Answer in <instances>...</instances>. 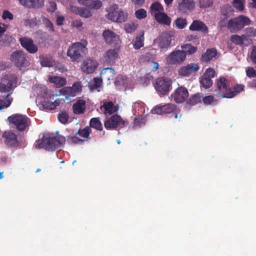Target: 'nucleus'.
Masks as SVG:
<instances>
[{
  "label": "nucleus",
  "instance_id": "nucleus-1",
  "mask_svg": "<svg viewBox=\"0 0 256 256\" xmlns=\"http://www.w3.org/2000/svg\"><path fill=\"white\" fill-rule=\"evenodd\" d=\"M106 12V18L114 22L121 23L126 22L128 18V12L115 4L108 7Z\"/></svg>",
  "mask_w": 256,
  "mask_h": 256
},
{
  "label": "nucleus",
  "instance_id": "nucleus-2",
  "mask_svg": "<svg viewBox=\"0 0 256 256\" xmlns=\"http://www.w3.org/2000/svg\"><path fill=\"white\" fill-rule=\"evenodd\" d=\"M215 90L216 95L222 98H228L232 96L230 92V86L229 81L224 77L220 76L215 82Z\"/></svg>",
  "mask_w": 256,
  "mask_h": 256
},
{
  "label": "nucleus",
  "instance_id": "nucleus-3",
  "mask_svg": "<svg viewBox=\"0 0 256 256\" xmlns=\"http://www.w3.org/2000/svg\"><path fill=\"white\" fill-rule=\"evenodd\" d=\"M250 18L245 16H240L231 19L228 22V28L232 32H236L242 30L245 26L250 24Z\"/></svg>",
  "mask_w": 256,
  "mask_h": 256
},
{
  "label": "nucleus",
  "instance_id": "nucleus-4",
  "mask_svg": "<svg viewBox=\"0 0 256 256\" xmlns=\"http://www.w3.org/2000/svg\"><path fill=\"white\" fill-rule=\"evenodd\" d=\"M9 122L13 124L16 129L20 132L24 131L29 126L30 118L26 115L19 114H14L8 117Z\"/></svg>",
  "mask_w": 256,
  "mask_h": 256
},
{
  "label": "nucleus",
  "instance_id": "nucleus-5",
  "mask_svg": "<svg viewBox=\"0 0 256 256\" xmlns=\"http://www.w3.org/2000/svg\"><path fill=\"white\" fill-rule=\"evenodd\" d=\"M28 58L24 52L21 50L14 52L10 56V60L15 66L20 69L30 66V63Z\"/></svg>",
  "mask_w": 256,
  "mask_h": 256
},
{
  "label": "nucleus",
  "instance_id": "nucleus-6",
  "mask_svg": "<svg viewBox=\"0 0 256 256\" xmlns=\"http://www.w3.org/2000/svg\"><path fill=\"white\" fill-rule=\"evenodd\" d=\"M180 109L174 104H168L162 106H156L152 110V112L157 114H172L175 118H177Z\"/></svg>",
  "mask_w": 256,
  "mask_h": 256
},
{
  "label": "nucleus",
  "instance_id": "nucleus-7",
  "mask_svg": "<svg viewBox=\"0 0 256 256\" xmlns=\"http://www.w3.org/2000/svg\"><path fill=\"white\" fill-rule=\"evenodd\" d=\"M54 137L44 136L40 140H36L34 146L36 148H44L48 151H54L56 149Z\"/></svg>",
  "mask_w": 256,
  "mask_h": 256
},
{
  "label": "nucleus",
  "instance_id": "nucleus-8",
  "mask_svg": "<svg viewBox=\"0 0 256 256\" xmlns=\"http://www.w3.org/2000/svg\"><path fill=\"white\" fill-rule=\"evenodd\" d=\"M172 87V80L166 78H157L154 84L156 90L162 95L166 94Z\"/></svg>",
  "mask_w": 256,
  "mask_h": 256
},
{
  "label": "nucleus",
  "instance_id": "nucleus-9",
  "mask_svg": "<svg viewBox=\"0 0 256 256\" xmlns=\"http://www.w3.org/2000/svg\"><path fill=\"white\" fill-rule=\"evenodd\" d=\"M186 52L178 50L172 52L167 57L166 61L168 64H180L186 58Z\"/></svg>",
  "mask_w": 256,
  "mask_h": 256
},
{
  "label": "nucleus",
  "instance_id": "nucleus-10",
  "mask_svg": "<svg viewBox=\"0 0 256 256\" xmlns=\"http://www.w3.org/2000/svg\"><path fill=\"white\" fill-rule=\"evenodd\" d=\"M118 50L119 49H108L102 58V62L108 66L114 65L119 58Z\"/></svg>",
  "mask_w": 256,
  "mask_h": 256
},
{
  "label": "nucleus",
  "instance_id": "nucleus-11",
  "mask_svg": "<svg viewBox=\"0 0 256 256\" xmlns=\"http://www.w3.org/2000/svg\"><path fill=\"white\" fill-rule=\"evenodd\" d=\"M98 65V62L96 60L86 58L83 62L81 69L86 74H92L95 72Z\"/></svg>",
  "mask_w": 256,
  "mask_h": 256
},
{
  "label": "nucleus",
  "instance_id": "nucleus-12",
  "mask_svg": "<svg viewBox=\"0 0 256 256\" xmlns=\"http://www.w3.org/2000/svg\"><path fill=\"white\" fill-rule=\"evenodd\" d=\"M200 68L196 63H190L186 66H182L178 70L180 76H188L194 74Z\"/></svg>",
  "mask_w": 256,
  "mask_h": 256
},
{
  "label": "nucleus",
  "instance_id": "nucleus-13",
  "mask_svg": "<svg viewBox=\"0 0 256 256\" xmlns=\"http://www.w3.org/2000/svg\"><path fill=\"white\" fill-rule=\"evenodd\" d=\"M174 100L176 103H182L187 100L188 96V90L183 86L177 88L174 92L171 95Z\"/></svg>",
  "mask_w": 256,
  "mask_h": 256
},
{
  "label": "nucleus",
  "instance_id": "nucleus-14",
  "mask_svg": "<svg viewBox=\"0 0 256 256\" xmlns=\"http://www.w3.org/2000/svg\"><path fill=\"white\" fill-rule=\"evenodd\" d=\"M230 40L232 44L240 46H248L249 44L252 42V40L246 38L244 34L242 36L232 34L230 36Z\"/></svg>",
  "mask_w": 256,
  "mask_h": 256
},
{
  "label": "nucleus",
  "instance_id": "nucleus-15",
  "mask_svg": "<svg viewBox=\"0 0 256 256\" xmlns=\"http://www.w3.org/2000/svg\"><path fill=\"white\" fill-rule=\"evenodd\" d=\"M104 42L110 44H118L120 40L119 36L110 30H106L102 33Z\"/></svg>",
  "mask_w": 256,
  "mask_h": 256
},
{
  "label": "nucleus",
  "instance_id": "nucleus-16",
  "mask_svg": "<svg viewBox=\"0 0 256 256\" xmlns=\"http://www.w3.org/2000/svg\"><path fill=\"white\" fill-rule=\"evenodd\" d=\"M82 90V86L80 82H76L73 84L72 86L64 87L62 89L64 95H68V96H75L80 93Z\"/></svg>",
  "mask_w": 256,
  "mask_h": 256
},
{
  "label": "nucleus",
  "instance_id": "nucleus-17",
  "mask_svg": "<svg viewBox=\"0 0 256 256\" xmlns=\"http://www.w3.org/2000/svg\"><path fill=\"white\" fill-rule=\"evenodd\" d=\"M6 80H8V82L4 83H0V92H9L10 90L16 86L17 83V78L16 77H10L8 79L6 78H2L3 82H5Z\"/></svg>",
  "mask_w": 256,
  "mask_h": 256
},
{
  "label": "nucleus",
  "instance_id": "nucleus-18",
  "mask_svg": "<svg viewBox=\"0 0 256 256\" xmlns=\"http://www.w3.org/2000/svg\"><path fill=\"white\" fill-rule=\"evenodd\" d=\"M4 138L5 144L8 146H18L17 136L10 131L5 132L2 135Z\"/></svg>",
  "mask_w": 256,
  "mask_h": 256
},
{
  "label": "nucleus",
  "instance_id": "nucleus-19",
  "mask_svg": "<svg viewBox=\"0 0 256 256\" xmlns=\"http://www.w3.org/2000/svg\"><path fill=\"white\" fill-rule=\"evenodd\" d=\"M73 113L76 115L84 114L86 110V102L82 99L78 100L72 106Z\"/></svg>",
  "mask_w": 256,
  "mask_h": 256
},
{
  "label": "nucleus",
  "instance_id": "nucleus-20",
  "mask_svg": "<svg viewBox=\"0 0 256 256\" xmlns=\"http://www.w3.org/2000/svg\"><path fill=\"white\" fill-rule=\"evenodd\" d=\"M121 117L117 114H114L104 122V126L106 129H115L120 122Z\"/></svg>",
  "mask_w": 256,
  "mask_h": 256
},
{
  "label": "nucleus",
  "instance_id": "nucleus-21",
  "mask_svg": "<svg viewBox=\"0 0 256 256\" xmlns=\"http://www.w3.org/2000/svg\"><path fill=\"white\" fill-rule=\"evenodd\" d=\"M87 49H68L67 56L72 62H78L85 54L84 51Z\"/></svg>",
  "mask_w": 256,
  "mask_h": 256
},
{
  "label": "nucleus",
  "instance_id": "nucleus-22",
  "mask_svg": "<svg viewBox=\"0 0 256 256\" xmlns=\"http://www.w3.org/2000/svg\"><path fill=\"white\" fill-rule=\"evenodd\" d=\"M78 2L80 4L93 10H98L102 6L100 0H78Z\"/></svg>",
  "mask_w": 256,
  "mask_h": 256
},
{
  "label": "nucleus",
  "instance_id": "nucleus-23",
  "mask_svg": "<svg viewBox=\"0 0 256 256\" xmlns=\"http://www.w3.org/2000/svg\"><path fill=\"white\" fill-rule=\"evenodd\" d=\"M189 29L193 31H200L204 34L208 32L207 26L202 21L198 20H194L189 27Z\"/></svg>",
  "mask_w": 256,
  "mask_h": 256
},
{
  "label": "nucleus",
  "instance_id": "nucleus-24",
  "mask_svg": "<svg viewBox=\"0 0 256 256\" xmlns=\"http://www.w3.org/2000/svg\"><path fill=\"white\" fill-rule=\"evenodd\" d=\"M90 9V8H86L73 6L72 7L71 10L72 12L80 15L82 17L88 18L90 17L92 14V12Z\"/></svg>",
  "mask_w": 256,
  "mask_h": 256
},
{
  "label": "nucleus",
  "instance_id": "nucleus-25",
  "mask_svg": "<svg viewBox=\"0 0 256 256\" xmlns=\"http://www.w3.org/2000/svg\"><path fill=\"white\" fill-rule=\"evenodd\" d=\"M217 55L216 49H206V52L202 54L200 60L202 62H210Z\"/></svg>",
  "mask_w": 256,
  "mask_h": 256
},
{
  "label": "nucleus",
  "instance_id": "nucleus-26",
  "mask_svg": "<svg viewBox=\"0 0 256 256\" xmlns=\"http://www.w3.org/2000/svg\"><path fill=\"white\" fill-rule=\"evenodd\" d=\"M22 6L29 8H40L44 4V0H18Z\"/></svg>",
  "mask_w": 256,
  "mask_h": 256
},
{
  "label": "nucleus",
  "instance_id": "nucleus-27",
  "mask_svg": "<svg viewBox=\"0 0 256 256\" xmlns=\"http://www.w3.org/2000/svg\"><path fill=\"white\" fill-rule=\"evenodd\" d=\"M40 60L42 66L54 67L55 64V60L50 55H41L40 56Z\"/></svg>",
  "mask_w": 256,
  "mask_h": 256
},
{
  "label": "nucleus",
  "instance_id": "nucleus-28",
  "mask_svg": "<svg viewBox=\"0 0 256 256\" xmlns=\"http://www.w3.org/2000/svg\"><path fill=\"white\" fill-rule=\"evenodd\" d=\"M154 16L158 22L166 25H169L171 22L170 18L166 14L162 12L154 13Z\"/></svg>",
  "mask_w": 256,
  "mask_h": 256
},
{
  "label": "nucleus",
  "instance_id": "nucleus-29",
  "mask_svg": "<svg viewBox=\"0 0 256 256\" xmlns=\"http://www.w3.org/2000/svg\"><path fill=\"white\" fill-rule=\"evenodd\" d=\"M194 4L192 0H182L179 2L178 8L181 11L186 12L187 10L193 8Z\"/></svg>",
  "mask_w": 256,
  "mask_h": 256
},
{
  "label": "nucleus",
  "instance_id": "nucleus-30",
  "mask_svg": "<svg viewBox=\"0 0 256 256\" xmlns=\"http://www.w3.org/2000/svg\"><path fill=\"white\" fill-rule=\"evenodd\" d=\"M202 94L196 93L192 95L186 100V104L190 106H194L202 102Z\"/></svg>",
  "mask_w": 256,
  "mask_h": 256
},
{
  "label": "nucleus",
  "instance_id": "nucleus-31",
  "mask_svg": "<svg viewBox=\"0 0 256 256\" xmlns=\"http://www.w3.org/2000/svg\"><path fill=\"white\" fill-rule=\"evenodd\" d=\"M186 38L188 41L192 42L193 45L191 44H187L182 46V48H196L197 44L198 43L196 36L190 34Z\"/></svg>",
  "mask_w": 256,
  "mask_h": 256
},
{
  "label": "nucleus",
  "instance_id": "nucleus-32",
  "mask_svg": "<svg viewBox=\"0 0 256 256\" xmlns=\"http://www.w3.org/2000/svg\"><path fill=\"white\" fill-rule=\"evenodd\" d=\"M114 74L115 71L112 68H104L100 72L101 76L108 80L112 78Z\"/></svg>",
  "mask_w": 256,
  "mask_h": 256
},
{
  "label": "nucleus",
  "instance_id": "nucleus-33",
  "mask_svg": "<svg viewBox=\"0 0 256 256\" xmlns=\"http://www.w3.org/2000/svg\"><path fill=\"white\" fill-rule=\"evenodd\" d=\"M50 82L58 85L59 87L64 86L66 84V80L64 78L58 76H50L49 78Z\"/></svg>",
  "mask_w": 256,
  "mask_h": 256
},
{
  "label": "nucleus",
  "instance_id": "nucleus-34",
  "mask_svg": "<svg viewBox=\"0 0 256 256\" xmlns=\"http://www.w3.org/2000/svg\"><path fill=\"white\" fill-rule=\"evenodd\" d=\"M20 42L24 48H34L33 40L28 37H22L20 39Z\"/></svg>",
  "mask_w": 256,
  "mask_h": 256
},
{
  "label": "nucleus",
  "instance_id": "nucleus-35",
  "mask_svg": "<svg viewBox=\"0 0 256 256\" xmlns=\"http://www.w3.org/2000/svg\"><path fill=\"white\" fill-rule=\"evenodd\" d=\"M90 127L98 130L101 131L102 130V124L98 118H91L90 121Z\"/></svg>",
  "mask_w": 256,
  "mask_h": 256
},
{
  "label": "nucleus",
  "instance_id": "nucleus-36",
  "mask_svg": "<svg viewBox=\"0 0 256 256\" xmlns=\"http://www.w3.org/2000/svg\"><path fill=\"white\" fill-rule=\"evenodd\" d=\"M200 82L202 86L205 89L210 88L212 85V79L203 75L201 76Z\"/></svg>",
  "mask_w": 256,
  "mask_h": 256
},
{
  "label": "nucleus",
  "instance_id": "nucleus-37",
  "mask_svg": "<svg viewBox=\"0 0 256 256\" xmlns=\"http://www.w3.org/2000/svg\"><path fill=\"white\" fill-rule=\"evenodd\" d=\"M203 102L204 105H210L214 104L217 103V100H215L214 96L212 95L204 96L202 94V102Z\"/></svg>",
  "mask_w": 256,
  "mask_h": 256
},
{
  "label": "nucleus",
  "instance_id": "nucleus-38",
  "mask_svg": "<svg viewBox=\"0 0 256 256\" xmlns=\"http://www.w3.org/2000/svg\"><path fill=\"white\" fill-rule=\"evenodd\" d=\"M244 86L242 84H236L234 87L230 86V92H231L232 94L231 96H230L228 98H232L238 94L240 93V92L244 90Z\"/></svg>",
  "mask_w": 256,
  "mask_h": 256
},
{
  "label": "nucleus",
  "instance_id": "nucleus-39",
  "mask_svg": "<svg viewBox=\"0 0 256 256\" xmlns=\"http://www.w3.org/2000/svg\"><path fill=\"white\" fill-rule=\"evenodd\" d=\"M92 130L90 129V128L89 126H86L82 130L80 129L76 133V135L78 134L82 137L86 138H89V136Z\"/></svg>",
  "mask_w": 256,
  "mask_h": 256
},
{
  "label": "nucleus",
  "instance_id": "nucleus-40",
  "mask_svg": "<svg viewBox=\"0 0 256 256\" xmlns=\"http://www.w3.org/2000/svg\"><path fill=\"white\" fill-rule=\"evenodd\" d=\"M10 94H8L4 100L0 98V110L8 108L12 102V99L9 98Z\"/></svg>",
  "mask_w": 256,
  "mask_h": 256
},
{
  "label": "nucleus",
  "instance_id": "nucleus-41",
  "mask_svg": "<svg viewBox=\"0 0 256 256\" xmlns=\"http://www.w3.org/2000/svg\"><path fill=\"white\" fill-rule=\"evenodd\" d=\"M58 118L60 123L66 124L68 122L69 116L66 111H60L58 114Z\"/></svg>",
  "mask_w": 256,
  "mask_h": 256
},
{
  "label": "nucleus",
  "instance_id": "nucleus-42",
  "mask_svg": "<svg viewBox=\"0 0 256 256\" xmlns=\"http://www.w3.org/2000/svg\"><path fill=\"white\" fill-rule=\"evenodd\" d=\"M114 104L112 102L110 101L107 102H104L102 105L105 110V114H112L114 110H113Z\"/></svg>",
  "mask_w": 256,
  "mask_h": 256
},
{
  "label": "nucleus",
  "instance_id": "nucleus-43",
  "mask_svg": "<svg viewBox=\"0 0 256 256\" xmlns=\"http://www.w3.org/2000/svg\"><path fill=\"white\" fill-rule=\"evenodd\" d=\"M151 13L154 16V14L162 12L163 10V8L162 5L158 3H154L150 6Z\"/></svg>",
  "mask_w": 256,
  "mask_h": 256
},
{
  "label": "nucleus",
  "instance_id": "nucleus-44",
  "mask_svg": "<svg viewBox=\"0 0 256 256\" xmlns=\"http://www.w3.org/2000/svg\"><path fill=\"white\" fill-rule=\"evenodd\" d=\"M174 23L176 26L179 29H183L187 24L186 20L181 18H177Z\"/></svg>",
  "mask_w": 256,
  "mask_h": 256
},
{
  "label": "nucleus",
  "instance_id": "nucleus-45",
  "mask_svg": "<svg viewBox=\"0 0 256 256\" xmlns=\"http://www.w3.org/2000/svg\"><path fill=\"white\" fill-rule=\"evenodd\" d=\"M138 24L136 23H128L125 25V29L127 32L130 33L134 31H135L137 28Z\"/></svg>",
  "mask_w": 256,
  "mask_h": 256
},
{
  "label": "nucleus",
  "instance_id": "nucleus-46",
  "mask_svg": "<svg viewBox=\"0 0 256 256\" xmlns=\"http://www.w3.org/2000/svg\"><path fill=\"white\" fill-rule=\"evenodd\" d=\"M42 22L45 24L46 28L50 32H54V25L52 24V22L48 18H43Z\"/></svg>",
  "mask_w": 256,
  "mask_h": 256
},
{
  "label": "nucleus",
  "instance_id": "nucleus-47",
  "mask_svg": "<svg viewBox=\"0 0 256 256\" xmlns=\"http://www.w3.org/2000/svg\"><path fill=\"white\" fill-rule=\"evenodd\" d=\"M42 107L44 109L53 110L54 106L52 102L48 100H44L42 102Z\"/></svg>",
  "mask_w": 256,
  "mask_h": 256
},
{
  "label": "nucleus",
  "instance_id": "nucleus-48",
  "mask_svg": "<svg viewBox=\"0 0 256 256\" xmlns=\"http://www.w3.org/2000/svg\"><path fill=\"white\" fill-rule=\"evenodd\" d=\"M213 4L212 0H200L199 6L202 8H207L211 6Z\"/></svg>",
  "mask_w": 256,
  "mask_h": 256
},
{
  "label": "nucleus",
  "instance_id": "nucleus-49",
  "mask_svg": "<svg viewBox=\"0 0 256 256\" xmlns=\"http://www.w3.org/2000/svg\"><path fill=\"white\" fill-rule=\"evenodd\" d=\"M102 84V80L100 78H94L93 79V83L91 84V88L92 89H96L100 87Z\"/></svg>",
  "mask_w": 256,
  "mask_h": 256
},
{
  "label": "nucleus",
  "instance_id": "nucleus-50",
  "mask_svg": "<svg viewBox=\"0 0 256 256\" xmlns=\"http://www.w3.org/2000/svg\"><path fill=\"white\" fill-rule=\"evenodd\" d=\"M144 38L143 36L140 37H137L134 44L135 48H140L144 46Z\"/></svg>",
  "mask_w": 256,
  "mask_h": 256
},
{
  "label": "nucleus",
  "instance_id": "nucleus-51",
  "mask_svg": "<svg viewBox=\"0 0 256 256\" xmlns=\"http://www.w3.org/2000/svg\"><path fill=\"white\" fill-rule=\"evenodd\" d=\"M245 34L248 37L256 36V28H248L245 30Z\"/></svg>",
  "mask_w": 256,
  "mask_h": 256
},
{
  "label": "nucleus",
  "instance_id": "nucleus-52",
  "mask_svg": "<svg viewBox=\"0 0 256 256\" xmlns=\"http://www.w3.org/2000/svg\"><path fill=\"white\" fill-rule=\"evenodd\" d=\"M135 16L138 19L145 18L146 16V12L142 8L140 9L135 12Z\"/></svg>",
  "mask_w": 256,
  "mask_h": 256
},
{
  "label": "nucleus",
  "instance_id": "nucleus-53",
  "mask_svg": "<svg viewBox=\"0 0 256 256\" xmlns=\"http://www.w3.org/2000/svg\"><path fill=\"white\" fill-rule=\"evenodd\" d=\"M87 42L85 40H82L80 42L74 43L72 48H86L87 46Z\"/></svg>",
  "mask_w": 256,
  "mask_h": 256
},
{
  "label": "nucleus",
  "instance_id": "nucleus-54",
  "mask_svg": "<svg viewBox=\"0 0 256 256\" xmlns=\"http://www.w3.org/2000/svg\"><path fill=\"white\" fill-rule=\"evenodd\" d=\"M55 140H56V148L59 146L65 144L66 142V138L65 137L59 135L57 137H55Z\"/></svg>",
  "mask_w": 256,
  "mask_h": 256
},
{
  "label": "nucleus",
  "instance_id": "nucleus-55",
  "mask_svg": "<svg viewBox=\"0 0 256 256\" xmlns=\"http://www.w3.org/2000/svg\"><path fill=\"white\" fill-rule=\"evenodd\" d=\"M216 72L212 68H208L206 70L203 76L212 78L215 76Z\"/></svg>",
  "mask_w": 256,
  "mask_h": 256
},
{
  "label": "nucleus",
  "instance_id": "nucleus-56",
  "mask_svg": "<svg viewBox=\"0 0 256 256\" xmlns=\"http://www.w3.org/2000/svg\"><path fill=\"white\" fill-rule=\"evenodd\" d=\"M246 74L249 78H256V70L252 67H248L246 70Z\"/></svg>",
  "mask_w": 256,
  "mask_h": 256
},
{
  "label": "nucleus",
  "instance_id": "nucleus-57",
  "mask_svg": "<svg viewBox=\"0 0 256 256\" xmlns=\"http://www.w3.org/2000/svg\"><path fill=\"white\" fill-rule=\"evenodd\" d=\"M232 4L234 8L240 10L244 8V2L242 0H234Z\"/></svg>",
  "mask_w": 256,
  "mask_h": 256
},
{
  "label": "nucleus",
  "instance_id": "nucleus-58",
  "mask_svg": "<svg viewBox=\"0 0 256 256\" xmlns=\"http://www.w3.org/2000/svg\"><path fill=\"white\" fill-rule=\"evenodd\" d=\"M222 20L219 22V24L220 27H223L226 26V22L228 18L227 15L228 14V13L227 11H224V10H222Z\"/></svg>",
  "mask_w": 256,
  "mask_h": 256
},
{
  "label": "nucleus",
  "instance_id": "nucleus-59",
  "mask_svg": "<svg viewBox=\"0 0 256 256\" xmlns=\"http://www.w3.org/2000/svg\"><path fill=\"white\" fill-rule=\"evenodd\" d=\"M54 67L56 70H58L60 72H64L67 70V68L64 64L56 61Z\"/></svg>",
  "mask_w": 256,
  "mask_h": 256
},
{
  "label": "nucleus",
  "instance_id": "nucleus-60",
  "mask_svg": "<svg viewBox=\"0 0 256 256\" xmlns=\"http://www.w3.org/2000/svg\"><path fill=\"white\" fill-rule=\"evenodd\" d=\"M2 18L3 20H6L8 19L9 20H12L13 19V14L7 10H4L2 14Z\"/></svg>",
  "mask_w": 256,
  "mask_h": 256
},
{
  "label": "nucleus",
  "instance_id": "nucleus-61",
  "mask_svg": "<svg viewBox=\"0 0 256 256\" xmlns=\"http://www.w3.org/2000/svg\"><path fill=\"white\" fill-rule=\"evenodd\" d=\"M68 142L70 144H78V137L76 136V135H70L68 138Z\"/></svg>",
  "mask_w": 256,
  "mask_h": 256
},
{
  "label": "nucleus",
  "instance_id": "nucleus-62",
  "mask_svg": "<svg viewBox=\"0 0 256 256\" xmlns=\"http://www.w3.org/2000/svg\"><path fill=\"white\" fill-rule=\"evenodd\" d=\"M250 58L254 63L256 64V49H252L250 52Z\"/></svg>",
  "mask_w": 256,
  "mask_h": 256
},
{
  "label": "nucleus",
  "instance_id": "nucleus-63",
  "mask_svg": "<svg viewBox=\"0 0 256 256\" xmlns=\"http://www.w3.org/2000/svg\"><path fill=\"white\" fill-rule=\"evenodd\" d=\"M7 26L0 22V36H2L6 30Z\"/></svg>",
  "mask_w": 256,
  "mask_h": 256
},
{
  "label": "nucleus",
  "instance_id": "nucleus-64",
  "mask_svg": "<svg viewBox=\"0 0 256 256\" xmlns=\"http://www.w3.org/2000/svg\"><path fill=\"white\" fill-rule=\"evenodd\" d=\"M118 126H120V128L129 127L128 122V121L123 120L121 118L120 122Z\"/></svg>",
  "mask_w": 256,
  "mask_h": 256
}]
</instances>
